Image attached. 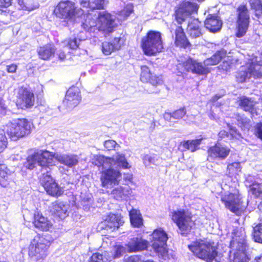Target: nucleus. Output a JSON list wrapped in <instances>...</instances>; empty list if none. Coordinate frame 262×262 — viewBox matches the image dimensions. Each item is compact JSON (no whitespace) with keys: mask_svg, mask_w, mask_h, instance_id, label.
<instances>
[{"mask_svg":"<svg viewBox=\"0 0 262 262\" xmlns=\"http://www.w3.org/2000/svg\"><path fill=\"white\" fill-rule=\"evenodd\" d=\"M249 260L246 255L236 253L234 255L233 262H248Z\"/></svg>","mask_w":262,"mask_h":262,"instance_id":"obj_54","label":"nucleus"},{"mask_svg":"<svg viewBox=\"0 0 262 262\" xmlns=\"http://www.w3.org/2000/svg\"><path fill=\"white\" fill-rule=\"evenodd\" d=\"M17 3L21 9L29 11L33 10L39 6L37 0H19Z\"/></svg>","mask_w":262,"mask_h":262,"instance_id":"obj_39","label":"nucleus"},{"mask_svg":"<svg viewBox=\"0 0 262 262\" xmlns=\"http://www.w3.org/2000/svg\"><path fill=\"white\" fill-rule=\"evenodd\" d=\"M51 243L50 235L37 233L28 246L29 257L36 262L43 261L48 254V249Z\"/></svg>","mask_w":262,"mask_h":262,"instance_id":"obj_4","label":"nucleus"},{"mask_svg":"<svg viewBox=\"0 0 262 262\" xmlns=\"http://www.w3.org/2000/svg\"><path fill=\"white\" fill-rule=\"evenodd\" d=\"M11 171L7 166L4 163L0 164V185L2 187H5L9 184L11 181Z\"/></svg>","mask_w":262,"mask_h":262,"instance_id":"obj_33","label":"nucleus"},{"mask_svg":"<svg viewBox=\"0 0 262 262\" xmlns=\"http://www.w3.org/2000/svg\"><path fill=\"white\" fill-rule=\"evenodd\" d=\"M203 139V138H201L196 139L184 140L180 143V145L182 146L184 150L194 152L200 148L199 146Z\"/></svg>","mask_w":262,"mask_h":262,"instance_id":"obj_35","label":"nucleus"},{"mask_svg":"<svg viewBox=\"0 0 262 262\" xmlns=\"http://www.w3.org/2000/svg\"><path fill=\"white\" fill-rule=\"evenodd\" d=\"M232 235L230 246H235L239 251L245 250L248 247V244L245 229L242 227H236L233 230Z\"/></svg>","mask_w":262,"mask_h":262,"instance_id":"obj_16","label":"nucleus"},{"mask_svg":"<svg viewBox=\"0 0 262 262\" xmlns=\"http://www.w3.org/2000/svg\"><path fill=\"white\" fill-rule=\"evenodd\" d=\"M199 7L196 3L186 0L180 2L174 7L173 16L175 21L179 25L176 28L174 32V44L176 47L184 49L191 48L192 45L181 25L185 22L187 18L193 14H196Z\"/></svg>","mask_w":262,"mask_h":262,"instance_id":"obj_1","label":"nucleus"},{"mask_svg":"<svg viewBox=\"0 0 262 262\" xmlns=\"http://www.w3.org/2000/svg\"><path fill=\"white\" fill-rule=\"evenodd\" d=\"M13 0H0V13L5 15L12 14L13 11L9 8L12 6Z\"/></svg>","mask_w":262,"mask_h":262,"instance_id":"obj_42","label":"nucleus"},{"mask_svg":"<svg viewBox=\"0 0 262 262\" xmlns=\"http://www.w3.org/2000/svg\"><path fill=\"white\" fill-rule=\"evenodd\" d=\"M103 159V161L107 163H108L111 165H112L113 163H115V160L113 157H102Z\"/></svg>","mask_w":262,"mask_h":262,"instance_id":"obj_62","label":"nucleus"},{"mask_svg":"<svg viewBox=\"0 0 262 262\" xmlns=\"http://www.w3.org/2000/svg\"><path fill=\"white\" fill-rule=\"evenodd\" d=\"M140 47L143 54L154 56L164 51V42L162 33L158 31L149 30L140 41Z\"/></svg>","mask_w":262,"mask_h":262,"instance_id":"obj_5","label":"nucleus"},{"mask_svg":"<svg viewBox=\"0 0 262 262\" xmlns=\"http://www.w3.org/2000/svg\"><path fill=\"white\" fill-rule=\"evenodd\" d=\"M123 222L121 220L120 215L113 213H109L102 221L100 225L102 229L110 230L114 231L117 229L121 225H122Z\"/></svg>","mask_w":262,"mask_h":262,"instance_id":"obj_23","label":"nucleus"},{"mask_svg":"<svg viewBox=\"0 0 262 262\" xmlns=\"http://www.w3.org/2000/svg\"><path fill=\"white\" fill-rule=\"evenodd\" d=\"M17 69V66L16 64L12 63L7 66L6 71L8 73H15Z\"/></svg>","mask_w":262,"mask_h":262,"instance_id":"obj_61","label":"nucleus"},{"mask_svg":"<svg viewBox=\"0 0 262 262\" xmlns=\"http://www.w3.org/2000/svg\"><path fill=\"white\" fill-rule=\"evenodd\" d=\"M126 40V37L124 35H123L122 36L114 38L111 43L115 50L117 51L120 50L122 46L125 44Z\"/></svg>","mask_w":262,"mask_h":262,"instance_id":"obj_46","label":"nucleus"},{"mask_svg":"<svg viewBox=\"0 0 262 262\" xmlns=\"http://www.w3.org/2000/svg\"><path fill=\"white\" fill-rule=\"evenodd\" d=\"M115 19L111 13L107 11L100 12L96 18L88 15L82 23V28L86 32L97 33L102 32L108 34L114 30Z\"/></svg>","mask_w":262,"mask_h":262,"instance_id":"obj_2","label":"nucleus"},{"mask_svg":"<svg viewBox=\"0 0 262 262\" xmlns=\"http://www.w3.org/2000/svg\"><path fill=\"white\" fill-rule=\"evenodd\" d=\"M80 39H78L76 37L73 38H69L67 41V46L74 50H76L79 48Z\"/></svg>","mask_w":262,"mask_h":262,"instance_id":"obj_49","label":"nucleus"},{"mask_svg":"<svg viewBox=\"0 0 262 262\" xmlns=\"http://www.w3.org/2000/svg\"><path fill=\"white\" fill-rule=\"evenodd\" d=\"M254 134L262 141V122H258L255 125Z\"/></svg>","mask_w":262,"mask_h":262,"instance_id":"obj_55","label":"nucleus"},{"mask_svg":"<svg viewBox=\"0 0 262 262\" xmlns=\"http://www.w3.org/2000/svg\"><path fill=\"white\" fill-rule=\"evenodd\" d=\"M121 176V173L118 170L113 168L106 169L101 172V186L107 188L108 185H118Z\"/></svg>","mask_w":262,"mask_h":262,"instance_id":"obj_18","label":"nucleus"},{"mask_svg":"<svg viewBox=\"0 0 262 262\" xmlns=\"http://www.w3.org/2000/svg\"><path fill=\"white\" fill-rule=\"evenodd\" d=\"M49 212L51 215L56 219H63L67 216L65 205L61 202L56 200L52 203L49 207Z\"/></svg>","mask_w":262,"mask_h":262,"instance_id":"obj_28","label":"nucleus"},{"mask_svg":"<svg viewBox=\"0 0 262 262\" xmlns=\"http://www.w3.org/2000/svg\"><path fill=\"white\" fill-rule=\"evenodd\" d=\"M227 54L226 50L221 49L216 51L210 57L206 58L204 62L207 66L217 65L227 56Z\"/></svg>","mask_w":262,"mask_h":262,"instance_id":"obj_31","label":"nucleus"},{"mask_svg":"<svg viewBox=\"0 0 262 262\" xmlns=\"http://www.w3.org/2000/svg\"><path fill=\"white\" fill-rule=\"evenodd\" d=\"M188 247L195 257L206 262H212L218 255V248L214 242L200 239L192 242Z\"/></svg>","mask_w":262,"mask_h":262,"instance_id":"obj_6","label":"nucleus"},{"mask_svg":"<svg viewBox=\"0 0 262 262\" xmlns=\"http://www.w3.org/2000/svg\"><path fill=\"white\" fill-rule=\"evenodd\" d=\"M116 145H117L116 142L113 140H108L104 143V147L108 150L114 149Z\"/></svg>","mask_w":262,"mask_h":262,"instance_id":"obj_56","label":"nucleus"},{"mask_svg":"<svg viewBox=\"0 0 262 262\" xmlns=\"http://www.w3.org/2000/svg\"><path fill=\"white\" fill-rule=\"evenodd\" d=\"M142 256L139 255H133L128 257L125 262H143Z\"/></svg>","mask_w":262,"mask_h":262,"instance_id":"obj_58","label":"nucleus"},{"mask_svg":"<svg viewBox=\"0 0 262 262\" xmlns=\"http://www.w3.org/2000/svg\"><path fill=\"white\" fill-rule=\"evenodd\" d=\"M242 166L239 162H234L229 164L227 167V173L229 177L236 178L241 172Z\"/></svg>","mask_w":262,"mask_h":262,"instance_id":"obj_37","label":"nucleus"},{"mask_svg":"<svg viewBox=\"0 0 262 262\" xmlns=\"http://www.w3.org/2000/svg\"><path fill=\"white\" fill-rule=\"evenodd\" d=\"M81 100V96L79 88L73 85L67 90L63 103L67 107L73 108L77 106Z\"/></svg>","mask_w":262,"mask_h":262,"instance_id":"obj_20","label":"nucleus"},{"mask_svg":"<svg viewBox=\"0 0 262 262\" xmlns=\"http://www.w3.org/2000/svg\"><path fill=\"white\" fill-rule=\"evenodd\" d=\"M141 73L140 80L143 83H149L154 86L162 84L161 75H158L151 72L149 68L146 65L140 66Z\"/></svg>","mask_w":262,"mask_h":262,"instance_id":"obj_19","label":"nucleus"},{"mask_svg":"<svg viewBox=\"0 0 262 262\" xmlns=\"http://www.w3.org/2000/svg\"><path fill=\"white\" fill-rule=\"evenodd\" d=\"M7 139L5 135H0V153L2 152L7 146Z\"/></svg>","mask_w":262,"mask_h":262,"instance_id":"obj_57","label":"nucleus"},{"mask_svg":"<svg viewBox=\"0 0 262 262\" xmlns=\"http://www.w3.org/2000/svg\"><path fill=\"white\" fill-rule=\"evenodd\" d=\"M101 50L105 55H111L113 52L116 51L110 41L103 42L101 44Z\"/></svg>","mask_w":262,"mask_h":262,"instance_id":"obj_47","label":"nucleus"},{"mask_svg":"<svg viewBox=\"0 0 262 262\" xmlns=\"http://www.w3.org/2000/svg\"><path fill=\"white\" fill-rule=\"evenodd\" d=\"M78 11L74 2L67 0L60 1L54 12L57 17L69 21L75 19Z\"/></svg>","mask_w":262,"mask_h":262,"instance_id":"obj_11","label":"nucleus"},{"mask_svg":"<svg viewBox=\"0 0 262 262\" xmlns=\"http://www.w3.org/2000/svg\"><path fill=\"white\" fill-rule=\"evenodd\" d=\"M149 245L148 242L142 236L132 237L129 242L125 244L127 252L129 253L142 251L146 250Z\"/></svg>","mask_w":262,"mask_h":262,"instance_id":"obj_24","label":"nucleus"},{"mask_svg":"<svg viewBox=\"0 0 262 262\" xmlns=\"http://www.w3.org/2000/svg\"><path fill=\"white\" fill-rule=\"evenodd\" d=\"M130 220L134 227L140 228L143 225V219L141 214L136 210H132L129 213Z\"/></svg>","mask_w":262,"mask_h":262,"instance_id":"obj_41","label":"nucleus"},{"mask_svg":"<svg viewBox=\"0 0 262 262\" xmlns=\"http://www.w3.org/2000/svg\"><path fill=\"white\" fill-rule=\"evenodd\" d=\"M180 65L185 73L191 72L199 75H204L210 72V69L204 66L201 62L190 57L183 61Z\"/></svg>","mask_w":262,"mask_h":262,"instance_id":"obj_15","label":"nucleus"},{"mask_svg":"<svg viewBox=\"0 0 262 262\" xmlns=\"http://www.w3.org/2000/svg\"><path fill=\"white\" fill-rule=\"evenodd\" d=\"M88 262H104L103 256L99 252L94 253L89 258Z\"/></svg>","mask_w":262,"mask_h":262,"instance_id":"obj_52","label":"nucleus"},{"mask_svg":"<svg viewBox=\"0 0 262 262\" xmlns=\"http://www.w3.org/2000/svg\"><path fill=\"white\" fill-rule=\"evenodd\" d=\"M68 54V52H66L63 49H60L57 53V55L58 59L60 61H63L67 59Z\"/></svg>","mask_w":262,"mask_h":262,"instance_id":"obj_59","label":"nucleus"},{"mask_svg":"<svg viewBox=\"0 0 262 262\" xmlns=\"http://www.w3.org/2000/svg\"><path fill=\"white\" fill-rule=\"evenodd\" d=\"M236 120L238 125L242 128L247 127L249 123V119L243 117L239 114L236 115Z\"/></svg>","mask_w":262,"mask_h":262,"instance_id":"obj_51","label":"nucleus"},{"mask_svg":"<svg viewBox=\"0 0 262 262\" xmlns=\"http://www.w3.org/2000/svg\"><path fill=\"white\" fill-rule=\"evenodd\" d=\"M127 252V249L121 245H117L115 246V252L114 258H118L121 256L123 253Z\"/></svg>","mask_w":262,"mask_h":262,"instance_id":"obj_53","label":"nucleus"},{"mask_svg":"<svg viewBox=\"0 0 262 262\" xmlns=\"http://www.w3.org/2000/svg\"><path fill=\"white\" fill-rule=\"evenodd\" d=\"M188 31L191 38L199 37L202 35V24L198 18H193L187 25Z\"/></svg>","mask_w":262,"mask_h":262,"instance_id":"obj_30","label":"nucleus"},{"mask_svg":"<svg viewBox=\"0 0 262 262\" xmlns=\"http://www.w3.org/2000/svg\"><path fill=\"white\" fill-rule=\"evenodd\" d=\"M237 102L239 107L251 115L256 113L255 102L251 98L242 96L238 97Z\"/></svg>","mask_w":262,"mask_h":262,"instance_id":"obj_29","label":"nucleus"},{"mask_svg":"<svg viewBox=\"0 0 262 262\" xmlns=\"http://www.w3.org/2000/svg\"><path fill=\"white\" fill-rule=\"evenodd\" d=\"M244 183L249 188L248 192L255 199H262V184L256 182L255 176L248 174L245 178Z\"/></svg>","mask_w":262,"mask_h":262,"instance_id":"obj_22","label":"nucleus"},{"mask_svg":"<svg viewBox=\"0 0 262 262\" xmlns=\"http://www.w3.org/2000/svg\"><path fill=\"white\" fill-rule=\"evenodd\" d=\"M221 201L227 210L237 216H241L245 211L243 196L238 189L222 195Z\"/></svg>","mask_w":262,"mask_h":262,"instance_id":"obj_9","label":"nucleus"},{"mask_svg":"<svg viewBox=\"0 0 262 262\" xmlns=\"http://www.w3.org/2000/svg\"><path fill=\"white\" fill-rule=\"evenodd\" d=\"M204 25L210 32L215 33L221 29L222 21L216 14H209L205 20Z\"/></svg>","mask_w":262,"mask_h":262,"instance_id":"obj_26","label":"nucleus"},{"mask_svg":"<svg viewBox=\"0 0 262 262\" xmlns=\"http://www.w3.org/2000/svg\"><path fill=\"white\" fill-rule=\"evenodd\" d=\"M43 95V90L41 85L37 84L33 90L21 85L16 89L15 103L18 110H29L34 106L35 97L42 98Z\"/></svg>","mask_w":262,"mask_h":262,"instance_id":"obj_3","label":"nucleus"},{"mask_svg":"<svg viewBox=\"0 0 262 262\" xmlns=\"http://www.w3.org/2000/svg\"><path fill=\"white\" fill-rule=\"evenodd\" d=\"M36 155L37 163L41 167V170H47L50 167L55 165L54 154L53 152L45 150L40 154L36 152Z\"/></svg>","mask_w":262,"mask_h":262,"instance_id":"obj_25","label":"nucleus"},{"mask_svg":"<svg viewBox=\"0 0 262 262\" xmlns=\"http://www.w3.org/2000/svg\"><path fill=\"white\" fill-rule=\"evenodd\" d=\"M143 162L146 165H149L154 163L155 159L148 155H145L143 158Z\"/></svg>","mask_w":262,"mask_h":262,"instance_id":"obj_60","label":"nucleus"},{"mask_svg":"<svg viewBox=\"0 0 262 262\" xmlns=\"http://www.w3.org/2000/svg\"><path fill=\"white\" fill-rule=\"evenodd\" d=\"M262 76V64L258 62H252L247 70H241L238 72L236 79L239 82H244L247 78L251 77H259Z\"/></svg>","mask_w":262,"mask_h":262,"instance_id":"obj_17","label":"nucleus"},{"mask_svg":"<svg viewBox=\"0 0 262 262\" xmlns=\"http://www.w3.org/2000/svg\"><path fill=\"white\" fill-rule=\"evenodd\" d=\"M230 152V148L227 146L215 143L213 145L208 147L207 160L210 162H214L216 160H224L229 156Z\"/></svg>","mask_w":262,"mask_h":262,"instance_id":"obj_13","label":"nucleus"},{"mask_svg":"<svg viewBox=\"0 0 262 262\" xmlns=\"http://www.w3.org/2000/svg\"><path fill=\"white\" fill-rule=\"evenodd\" d=\"M236 26L235 35L237 38L244 36L251 21L250 11L246 3L239 4L236 8Z\"/></svg>","mask_w":262,"mask_h":262,"instance_id":"obj_10","label":"nucleus"},{"mask_svg":"<svg viewBox=\"0 0 262 262\" xmlns=\"http://www.w3.org/2000/svg\"><path fill=\"white\" fill-rule=\"evenodd\" d=\"M115 163L123 169H129L131 167L126 159L125 155L120 152L116 154Z\"/></svg>","mask_w":262,"mask_h":262,"instance_id":"obj_43","label":"nucleus"},{"mask_svg":"<svg viewBox=\"0 0 262 262\" xmlns=\"http://www.w3.org/2000/svg\"><path fill=\"white\" fill-rule=\"evenodd\" d=\"M56 51V48L52 43H48L39 46L37 53L39 59L43 60H49L54 57Z\"/></svg>","mask_w":262,"mask_h":262,"instance_id":"obj_27","label":"nucleus"},{"mask_svg":"<svg viewBox=\"0 0 262 262\" xmlns=\"http://www.w3.org/2000/svg\"><path fill=\"white\" fill-rule=\"evenodd\" d=\"M134 12V7L132 5H127L120 12L119 15L125 19Z\"/></svg>","mask_w":262,"mask_h":262,"instance_id":"obj_48","label":"nucleus"},{"mask_svg":"<svg viewBox=\"0 0 262 262\" xmlns=\"http://www.w3.org/2000/svg\"><path fill=\"white\" fill-rule=\"evenodd\" d=\"M187 110L185 106H183L172 112H167L164 114V117L166 119H171L180 120L182 119L186 114Z\"/></svg>","mask_w":262,"mask_h":262,"instance_id":"obj_38","label":"nucleus"},{"mask_svg":"<svg viewBox=\"0 0 262 262\" xmlns=\"http://www.w3.org/2000/svg\"><path fill=\"white\" fill-rule=\"evenodd\" d=\"M32 224L36 229L42 232L49 231L53 228V224L51 221L38 209L33 214Z\"/></svg>","mask_w":262,"mask_h":262,"instance_id":"obj_21","label":"nucleus"},{"mask_svg":"<svg viewBox=\"0 0 262 262\" xmlns=\"http://www.w3.org/2000/svg\"><path fill=\"white\" fill-rule=\"evenodd\" d=\"M107 3V0H94L91 2L89 0H80V4L82 7H89L92 10L104 9L105 5Z\"/></svg>","mask_w":262,"mask_h":262,"instance_id":"obj_34","label":"nucleus"},{"mask_svg":"<svg viewBox=\"0 0 262 262\" xmlns=\"http://www.w3.org/2000/svg\"><path fill=\"white\" fill-rule=\"evenodd\" d=\"M251 9L257 18L262 16V0H249Z\"/></svg>","mask_w":262,"mask_h":262,"instance_id":"obj_40","label":"nucleus"},{"mask_svg":"<svg viewBox=\"0 0 262 262\" xmlns=\"http://www.w3.org/2000/svg\"><path fill=\"white\" fill-rule=\"evenodd\" d=\"M231 132L223 129L220 130L217 134V141H221L225 138H229L230 139H233L236 138V135L240 136L241 134L237 132V130L234 127L230 128Z\"/></svg>","mask_w":262,"mask_h":262,"instance_id":"obj_36","label":"nucleus"},{"mask_svg":"<svg viewBox=\"0 0 262 262\" xmlns=\"http://www.w3.org/2000/svg\"><path fill=\"white\" fill-rule=\"evenodd\" d=\"M124 189L122 187H119L118 188H116L113 189V193L114 194H117V193L119 194L123 193Z\"/></svg>","mask_w":262,"mask_h":262,"instance_id":"obj_64","label":"nucleus"},{"mask_svg":"<svg viewBox=\"0 0 262 262\" xmlns=\"http://www.w3.org/2000/svg\"><path fill=\"white\" fill-rule=\"evenodd\" d=\"M36 162H37V158L36 152L27 157L26 161L24 163V165L26 168L31 170L35 167Z\"/></svg>","mask_w":262,"mask_h":262,"instance_id":"obj_45","label":"nucleus"},{"mask_svg":"<svg viewBox=\"0 0 262 262\" xmlns=\"http://www.w3.org/2000/svg\"><path fill=\"white\" fill-rule=\"evenodd\" d=\"M193 215L188 209H180L171 212L170 218L176 224L181 235L189 234L195 226Z\"/></svg>","mask_w":262,"mask_h":262,"instance_id":"obj_8","label":"nucleus"},{"mask_svg":"<svg viewBox=\"0 0 262 262\" xmlns=\"http://www.w3.org/2000/svg\"><path fill=\"white\" fill-rule=\"evenodd\" d=\"M58 161L68 167L71 168L76 166L78 163L77 156L72 154H64L57 158Z\"/></svg>","mask_w":262,"mask_h":262,"instance_id":"obj_32","label":"nucleus"},{"mask_svg":"<svg viewBox=\"0 0 262 262\" xmlns=\"http://www.w3.org/2000/svg\"><path fill=\"white\" fill-rule=\"evenodd\" d=\"M32 123L27 118H17L5 126L6 133L12 141H17L28 136L32 130Z\"/></svg>","mask_w":262,"mask_h":262,"instance_id":"obj_7","label":"nucleus"},{"mask_svg":"<svg viewBox=\"0 0 262 262\" xmlns=\"http://www.w3.org/2000/svg\"><path fill=\"white\" fill-rule=\"evenodd\" d=\"M252 236L255 242L262 244V223H258L253 227Z\"/></svg>","mask_w":262,"mask_h":262,"instance_id":"obj_44","label":"nucleus"},{"mask_svg":"<svg viewBox=\"0 0 262 262\" xmlns=\"http://www.w3.org/2000/svg\"><path fill=\"white\" fill-rule=\"evenodd\" d=\"M151 246L154 251L159 254L166 253L167 233L161 228L154 230L151 233Z\"/></svg>","mask_w":262,"mask_h":262,"instance_id":"obj_14","label":"nucleus"},{"mask_svg":"<svg viewBox=\"0 0 262 262\" xmlns=\"http://www.w3.org/2000/svg\"><path fill=\"white\" fill-rule=\"evenodd\" d=\"M232 66V63L231 60H224L217 68L221 72L227 73L230 71Z\"/></svg>","mask_w":262,"mask_h":262,"instance_id":"obj_50","label":"nucleus"},{"mask_svg":"<svg viewBox=\"0 0 262 262\" xmlns=\"http://www.w3.org/2000/svg\"><path fill=\"white\" fill-rule=\"evenodd\" d=\"M39 181L47 193L53 197L58 198L63 193V188L54 180L49 171L42 173Z\"/></svg>","mask_w":262,"mask_h":262,"instance_id":"obj_12","label":"nucleus"},{"mask_svg":"<svg viewBox=\"0 0 262 262\" xmlns=\"http://www.w3.org/2000/svg\"><path fill=\"white\" fill-rule=\"evenodd\" d=\"M123 179L125 181L132 182L133 179V174L129 173H124Z\"/></svg>","mask_w":262,"mask_h":262,"instance_id":"obj_63","label":"nucleus"}]
</instances>
